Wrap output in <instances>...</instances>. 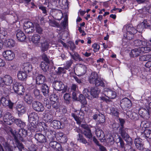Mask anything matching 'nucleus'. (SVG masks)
I'll return each instance as SVG.
<instances>
[{
  "instance_id": "nucleus-35",
  "label": "nucleus",
  "mask_w": 151,
  "mask_h": 151,
  "mask_svg": "<svg viewBox=\"0 0 151 151\" xmlns=\"http://www.w3.org/2000/svg\"><path fill=\"white\" fill-rule=\"evenodd\" d=\"M14 122L17 126L20 127H24L26 125L25 123L19 119L15 118Z\"/></svg>"
},
{
  "instance_id": "nucleus-36",
  "label": "nucleus",
  "mask_w": 151,
  "mask_h": 151,
  "mask_svg": "<svg viewBox=\"0 0 151 151\" xmlns=\"http://www.w3.org/2000/svg\"><path fill=\"white\" fill-rule=\"evenodd\" d=\"M49 64H47L44 62H41L40 64V66L44 72H47L49 70Z\"/></svg>"
},
{
  "instance_id": "nucleus-59",
  "label": "nucleus",
  "mask_w": 151,
  "mask_h": 151,
  "mask_svg": "<svg viewBox=\"0 0 151 151\" xmlns=\"http://www.w3.org/2000/svg\"><path fill=\"white\" fill-rule=\"evenodd\" d=\"M42 59L44 61V62L47 63H50V60L47 57V56L45 54H43L42 56Z\"/></svg>"
},
{
  "instance_id": "nucleus-54",
  "label": "nucleus",
  "mask_w": 151,
  "mask_h": 151,
  "mask_svg": "<svg viewBox=\"0 0 151 151\" xmlns=\"http://www.w3.org/2000/svg\"><path fill=\"white\" fill-rule=\"evenodd\" d=\"M34 27V25L33 23L30 22H25L24 23L23 28L24 29H26L28 28Z\"/></svg>"
},
{
  "instance_id": "nucleus-63",
  "label": "nucleus",
  "mask_w": 151,
  "mask_h": 151,
  "mask_svg": "<svg viewBox=\"0 0 151 151\" xmlns=\"http://www.w3.org/2000/svg\"><path fill=\"white\" fill-rule=\"evenodd\" d=\"M54 149L55 150H57L58 151H60L62 150V147H61V145L57 142V144H56Z\"/></svg>"
},
{
  "instance_id": "nucleus-16",
  "label": "nucleus",
  "mask_w": 151,
  "mask_h": 151,
  "mask_svg": "<svg viewBox=\"0 0 151 151\" xmlns=\"http://www.w3.org/2000/svg\"><path fill=\"white\" fill-rule=\"evenodd\" d=\"M1 104L4 106H8L10 109H12L14 103L9 100L6 99L4 97H2L0 99Z\"/></svg>"
},
{
  "instance_id": "nucleus-22",
  "label": "nucleus",
  "mask_w": 151,
  "mask_h": 151,
  "mask_svg": "<svg viewBox=\"0 0 151 151\" xmlns=\"http://www.w3.org/2000/svg\"><path fill=\"white\" fill-rule=\"evenodd\" d=\"M41 90L44 96H48L49 92V87L46 84L44 83L41 86Z\"/></svg>"
},
{
  "instance_id": "nucleus-28",
  "label": "nucleus",
  "mask_w": 151,
  "mask_h": 151,
  "mask_svg": "<svg viewBox=\"0 0 151 151\" xmlns=\"http://www.w3.org/2000/svg\"><path fill=\"white\" fill-rule=\"evenodd\" d=\"M24 100L26 103L31 104L34 100L33 97L29 94H26L24 97Z\"/></svg>"
},
{
  "instance_id": "nucleus-50",
  "label": "nucleus",
  "mask_w": 151,
  "mask_h": 151,
  "mask_svg": "<svg viewBox=\"0 0 151 151\" xmlns=\"http://www.w3.org/2000/svg\"><path fill=\"white\" fill-rule=\"evenodd\" d=\"M3 93L4 94V96H7L10 92V87L8 86H6L3 88Z\"/></svg>"
},
{
  "instance_id": "nucleus-31",
  "label": "nucleus",
  "mask_w": 151,
  "mask_h": 151,
  "mask_svg": "<svg viewBox=\"0 0 151 151\" xmlns=\"http://www.w3.org/2000/svg\"><path fill=\"white\" fill-rule=\"evenodd\" d=\"M40 36L38 34H35L32 37V42L36 45L40 42L41 41Z\"/></svg>"
},
{
  "instance_id": "nucleus-38",
  "label": "nucleus",
  "mask_w": 151,
  "mask_h": 151,
  "mask_svg": "<svg viewBox=\"0 0 151 151\" xmlns=\"http://www.w3.org/2000/svg\"><path fill=\"white\" fill-rule=\"evenodd\" d=\"M83 93L86 97L88 99H91L92 97L91 96V91H89L87 88H85L83 91Z\"/></svg>"
},
{
  "instance_id": "nucleus-48",
  "label": "nucleus",
  "mask_w": 151,
  "mask_h": 151,
  "mask_svg": "<svg viewBox=\"0 0 151 151\" xmlns=\"http://www.w3.org/2000/svg\"><path fill=\"white\" fill-rule=\"evenodd\" d=\"M144 134L145 137L149 139H151V130L146 129L144 130Z\"/></svg>"
},
{
  "instance_id": "nucleus-51",
  "label": "nucleus",
  "mask_w": 151,
  "mask_h": 151,
  "mask_svg": "<svg viewBox=\"0 0 151 151\" xmlns=\"http://www.w3.org/2000/svg\"><path fill=\"white\" fill-rule=\"evenodd\" d=\"M44 118V119L47 122H51L53 119L52 116L50 114H45Z\"/></svg>"
},
{
  "instance_id": "nucleus-2",
  "label": "nucleus",
  "mask_w": 151,
  "mask_h": 151,
  "mask_svg": "<svg viewBox=\"0 0 151 151\" xmlns=\"http://www.w3.org/2000/svg\"><path fill=\"white\" fill-rule=\"evenodd\" d=\"M54 88L58 91H62V93H64L66 91L67 86H65L63 83L60 81H55L53 83Z\"/></svg>"
},
{
  "instance_id": "nucleus-13",
  "label": "nucleus",
  "mask_w": 151,
  "mask_h": 151,
  "mask_svg": "<svg viewBox=\"0 0 151 151\" xmlns=\"http://www.w3.org/2000/svg\"><path fill=\"white\" fill-rule=\"evenodd\" d=\"M3 55L5 59L8 60H12L15 57L14 53L11 50L4 51L3 53Z\"/></svg>"
},
{
  "instance_id": "nucleus-45",
  "label": "nucleus",
  "mask_w": 151,
  "mask_h": 151,
  "mask_svg": "<svg viewBox=\"0 0 151 151\" xmlns=\"http://www.w3.org/2000/svg\"><path fill=\"white\" fill-rule=\"evenodd\" d=\"M77 136V140L79 141L80 142H82L84 144L88 143L86 140L83 137L82 135L79 134Z\"/></svg>"
},
{
  "instance_id": "nucleus-34",
  "label": "nucleus",
  "mask_w": 151,
  "mask_h": 151,
  "mask_svg": "<svg viewBox=\"0 0 151 151\" xmlns=\"http://www.w3.org/2000/svg\"><path fill=\"white\" fill-rule=\"evenodd\" d=\"M32 93L35 98L38 99H40L42 97V95L40 94V90L36 88H34Z\"/></svg>"
},
{
  "instance_id": "nucleus-14",
  "label": "nucleus",
  "mask_w": 151,
  "mask_h": 151,
  "mask_svg": "<svg viewBox=\"0 0 151 151\" xmlns=\"http://www.w3.org/2000/svg\"><path fill=\"white\" fill-rule=\"evenodd\" d=\"M134 143L136 147L139 150L146 151V148H144L143 146L142 139L140 138H135Z\"/></svg>"
},
{
  "instance_id": "nucleus-9",
  "label": "nucleus",
  "mask_w": 151,
  "mask_h": 151,
  "mask_svg": "<svg viewBox=\"0 0 151 151\" xmlns=\"http://www.w3.org/2000/svg\"><path fill=\"white\" fill-rule=\"evenodd\" d=\"M47 132L48 133L49 132L50 134L48 136V138L51 141L49 143V145L51 147L54 148L56 144H57L56 142L53 141V140H55V135L56 134V132L54 131L48 130Z\"/></svg>"
},
{
  "instance_id": "nucleus-4",
  "label": "nucleus",
  "mask_w": 151,
  "mask_h": 151,
  "mask_svg": "<svg viewBox=\"0 0 151 151\" xmlns=\"http://www.w3.org/2000/svg\"><path fill=\"white\" fill-rule=\"evenodd\" d=\"M127 129L124 127H120L119 129V133L123 138L126 142L128 143H131L132 139L127 133Z\"/></svg>"
},
{
  "instance_id": "nucleus-42",
  "label": "nucleus",
  "mask_w": 151,
  "mask_h": 151,
  "mask_svg": "<svg viewBox=\"0 0 151 151\" xmlns=\"http://www.w3.org/2000/svg\"><path fill=\"white\" fill-rule=\"evenodd\" d=\"M83 133L86 137L89 139L92 138V135L90 129H88L87 130H84L83 131Z\"/></svg>"
},
{
  "instance_id": "nucleus-32",
  "label": "nucleus",
  "mask_w": 151,
  "mask_h": 151,
  "mask_svg": "<svg viewBox=\"0 0 151 151\" xmlns=\"http://www.w3.org/2000/svg\"><path fill=\"white\" fill-rule=\"evenodd\" d=\"M134 45L135 46L145 47L146 42L139 40H136L134 42Z\"/></svg>"
},
{
  "instance_id": "nucleus-57",
  "label": "nucleus",
  "mask_w": 151,
  "mask_h": 151,
  "mask_svg": "<svg viewBox=\"0 0 151 151\" xmlns=\"http://www.w3.org/2000/svg\"><path fill=\"white\" fill-rule=\"evenodd\" d=\"M73 63V60L71 59L66 61V64L65 66V68L67 70L70 67L71 65Z\"/></svg>"
},
{
  "instance_id": "nucleus-55",
  "label": "nucleus",
  "mask_w": 151,
  "mask_h": 151,
  "mask_svg": "<svg viewBox=\"0 0 151 151\" xmlns=\"http://www.w3.org/2000/svg\"><path fill=\"white\" fill-rule=\"evenodd\" d=\"M106 142L109 145H111L114 143V139L112 136H110L106 140Z\"/></svg>"
},
{
  "instance_id": "nucleus-6",
  "label": "nucleus",
  "mask_w": 151,
  "mask_h": 151,
  "mask_svg": "<svg viewBox=\"0 0 151 151\" xmlns=\"http://www.w3.org/2000/svg\"><path fill=\"white\" fill-rule=\"evenodd\" d=\"M127 31V38L129 40L132 39L134 34L137 32V30L131 25H127L126 27Z\"/></svg>"
},
{
  "instance_id": "nucleus-11",
  "label": "nucleus",
  "mask_w": 151,
  "mask_h": 151,
  "mask_svg": "<svg viewBox=\"0 0 151 151\" xmlns=\"http://www.w3.org/2000/svg\"><path fill=\"white\" fill-rule=\"evenodd\" d=\"M120 105L122 109L127 110L131 106L132 103L130 100L128 99L125 98L121 100Z\"/></svg>"
},
{
  "instance_id": "nucleus-47",
  "label": "nucleus",
  "mask_w": 151,
  "mask_h": 151,
  "mask_svg": "<svg viewBox=\"0 0 151 151\" xmlns=\"http://www.w3.org/2000/svg\"><path fill=\"white\" fill-rule=\"evenodd\" d=\"M96 134L98 137L103 138L104 136V134L103 132L101 129H97L96 132Z\"/></svg>"
},
{
  "instance_id": "nucleus-26",
  "label": "nucleus",
  "mask_w": 151,
  "mask_h": 151,
  "mask_svg": "<svg viewBox=\"0 0 151 151\" xmlns=\"http://www.w3.org/2000/svg\"><path fill=\"white\" fill-rule=\"evenodd\" d=\"M4 44L6 47L9 48L14 47L15 45V42L12 39L5 40L4 42Z\"/></svg>"
},
{
  "instance_id": "nucleus-41",
  "label": "nucleus",
  "mask_w": 151,
  "mask_h": 151,
  "mask_svg": "<svg viewBox=\"0 0 151 151\" xmlns=\"http://www.w3.org/2000/svg\"><path fill=\"white\" fill-rule=\"evenodd\" d=\"M145 27H146V26L145 25V22H142L141 24H139L137 26V32L138 31L139 32H142L143 30L145 28Z\"/></svg>"
},
{
  "instance_id": "nucleus-30",
  "label": "nucleus",
  "mask_w": 151,
  "mask_h": 151,
  "mask_svg": "<svg viewBox=\"0 0 151 151\" xmlns=\"http://www.w3.org/2000/svg\"><path fill=\"white\" fill-rule=\"evenodd\" d=\"M100 90L97 88L92 87L91 89V96L93 98H96L100 93Z\"/></svg>"
},
{
  "instance_id": "nucleus-10",
  "label": "nucleus",
  "mask_w": 151,
  "mask_h": 151,
  "mask_svg": "<svg viewBox=\"0 0 151 151\" xmlns=\"http://www.w3.org/2000/svg\"><path fill=\"white\" fill-rule=\"evenodd\" d=\"M32 107L36 111L38 112H42L45 108L43 104L38 101H34L32 103Z\"/></svg>"
},
{
  "instance_id": "nucleus-3",
  "label": "nucleus",
  "mask_w": 151,
  "mask_h": 151,
  "mask_svg": "<svg viewBox=\"0 0 151 151\" xmlns=\"http://www.w3.org/2000/svg\"><path fill=\"white\" fill-rule=\"evenodd\" d=\"M116 142L117 143H120V146L121 148H124V151L127 150H129V151H135V150L134 148H132L131 146L132 144V141L131 140V143H128L126 142V143L127 144H126L125 146L124 142V141L122 140L121 137H119L118 138L116 139Z\"/></svg>"
},
{
  "instance_id": "nucleus-43",
  "label": "nucleus",
  "mask_w": 151,
  "mask_h": 151,
  "mask_svg": "<svg viewBox=\"0 0 151 151\" xmlns=\"http://www.w3.org/2000/svg\"><path fill=\"white\" fill-rule=\"evenodd\" d=\"M41 44V50L43 52L47 50L49 46V44L47 41L44 42H40Z\"/></svg>"
},
{
  "instance_id": "nucleus-25",
  "label": "nucleus",
  "mask_w": 151,
  "mask_h": 151,
  "mask_svg": "<svg viewBox=\"0 0 151 151\" xmlns=\"http://www.w3.org/2000/svg\"><path fill=\"white\" fill-rule=\"evenodd\" d=\"M99 76L98 73L95 72H92L89 78V81L91 83L95 82V81L98 79Z\"/></svg>"
},
{
  "instance_id": "nucleus-5",
  "label": "nucleus",
  "mask_w": 151,
  "mask_h": 151,
  "mask_svg": "<svg viewBox=\"0 0 151 151\" xmlns=\"http://www.w3.org/2000/svg\"><path fill=\"white\" fill-rule=\"evenodd\" d=\"M77 75L81 76L85 74L87 68L86 65L80 64L77 65L76 67Z\"/></svg>"
},
{
  "instance_id": "nucleus-21",
  "label": "nucleus",
  "mask_w": 151,
  "mask_h": 151,
  "mask_svg": "<svg viewBox=\"0 0 151 151\" xmlns=\"http://www.w3.org/2000/svg\"><path fill=\"white\" fill-rule=\"evenodd\" d=\"M16 36L18 40L20 42H23L26 39V37L24 33L21 30L17 31Z\"/></svg>"
},
{
  "instance_id": "nucleus-17",
  "label": "nucleus",
  "mask_w": 151,
  "mask_h": 151,
  "mask_svg": "<svg viewBox=\"0 0 151 151\" xmlns=\"http://www.w3.org/2000/svg\"><path fill=\"white\" fill-rule=\"evenodd\" d=\"M105 94L107 97L110 99H114L116 96V94L115 91L106 88L105 89Z\"/></svg>"
},
{
  "instance_id": "nucleus-23",
  "label": "nucleus",
  "mask_w": 151,
  "mask_h": 151,
  "mask_svg": "<svg viewBox=\"0 0 151 151\" xmlns=\"http://www.w3.org/2000/svg\"><path fill=\"white\" fill-rule=\"evenodd\" d=\"M27 131L24 129L21 128L19 130L17 134L18 139L19 138L20 139L22 140V139L25 137L27 136Z\"/></svg>"
},
{
  "instance_id": "nucleus-62",
  "label": "nucleus",
  "mask_w": 151,
  "mask_h": 151,
  "mask_svg": "<svg viewBox=\"0 0 151 151\" xmlns=\"http://www.w3.org/2000/svg\"><path fill=\"white\" fill-rule=\"evenodd\" d=\"M52 14L55 17H56L57 14L60 15L61 12L59 10L57 9H54L52 10Z\"/></svg>"
},
{
  "instance_id": "nucleus-40",
  "label": "nucleus",
  "mask_w": 151,
  "mask_h": 151,
  "mask_svg": "<svg viewBox=\"0 0 151 151\" xmlns=\"http://www.w3.org/2000/svg\"><path fill=\"white\" fill-rule=\"evenodd\" d=\"M94 82H95L93 83V84H94L96 87L101 86L104 87V83L103 81L99 78V77L96 81H95Z\"/></svg>"
},
{
  "instance_id": "nucleus-12",
  "label": "nucleus",
  "mask_w": 151,
  "mask_h": 151,
  "mask_svg": "<svg viewBox=\"0 0 151 151\" xmlns=\"http://www.w3.org/2000/svg\"><path fill=\"white\" fill-rule=\"evenodd\" d=\"M60 121L61 122L57 120H54L51 123V126L55 129H59L61 128V123H63L65 124L67 123V122L65 118L61 119Z\"/></svg>"
},
{
  "instance_id": "nucleus-60",
  "label": "nucleus",
  "mask_w": 151,
  "mask_h": 151,
  "mask_svg": "<svg viewBox=\"0 0 151 151\" xmlns=\"http://www.w3.org/2000/svg\"><path fill=\"white\" fill-rule=\"evenodd\" d=\"M25 32L27 34H31L34 31V27L32 28L30 27L24 29Z\"/></svg>"
},
{
  "instance_id": "nucleus-52",
  "label": "nucleus",
  "mask_w": 151,
  "mask_h": 151,
  "mask_svg": "<svg viewBox=\"0 0 151 151\" xmlns=\"http://www.w3.org/2000/svg\"><path fill=\"white\" fill-rule=\"evenodd\" d=\"M98 121L99 123L100 124L101 123H104L105 121V117L102 114L99 113V116Z\"/></svg>"
},
{
  "instance_id": "nucleus-44",
  "label": "nucleus",
  "mask_w": 151,
  "mask_h": 151,
  "mask_svg": "<svg viewBox=\"0 0 151 151\" xmlns=\"http://www.w3.org/2000/svg\"><path fill=\"white\" fill-rule=\"evenodd\" d=\"M110 110L111 114L116 117L118 116L119 113L116 109L113 107H111L110 108Z\"/></svg>"
},
{
  "instance_id": "nucleus-46",
  "label": "nucleus",
  "mask_w": 151,
  "mask_h": 151,
  "mask_svg": "<svg viewBox=\"0 0 151 151\" xmlns=\"http://www.w3.org/2000/svg\"><path fill=\"white\" fill-rule=\"evenodd\" d=\"M2 144L6 151H12V150H13L12 147L7 142H4V143H3Z\"/></svg>"
},
{
  "instance_id": "nucleus-49",
  "label": "nucleus",
  "mask_w": 151,
  "mask_h": 151,
  "mask_svg": "<svg viewBox=\"0 0 151 151\" xmlns=\"http://www.w3.org/2000/svg\"><path fill=\"white\" fill-rule=\"evenodd\" d=\"M93 140L94 142L99 146V148L101 151H105L106 150L105 147L99 144L98 141L95 138L93 137Z\"/></svg>"
},
{
  "instance_id": "nucleus-27",
  "label": "nucleus",
  "mask_w": 151,
  "mask_h": 151,
  "mask_svg": "<svg viewBox=\"0 0 151 151\" xmlns=\"http://www.w3.org/2000/svg\"><path fill=\"white\" fill-rule=\"evenodd\" d=\"M69 53L71 58L74 60L79 61H83V59L78 53L74 52L73 53Z\"/></svg>"
},
{
  "instance_id": "nucleus-7",
  "label": "nucleus",
  "mask_w": 151,
  "mask_h": 151,
  "mask_svg": "<svg viewBox=\"0 0 151 151\" xmlns=\"http://www.w3.org/2000/svg\"><path fill=\"white\" fill-rule=\"evenodd\" d=\"M15 119L9 112H6L3 116L4 122L8 125L12 124L14 122Z\"/></svg>"
},
{
  "instance_id": "nucleus-18",
  "label": "nucleus",
  "mask_w": 151,
  "mask_h": 151,
  "mask_svg": "<svg viewBox=\"0 0 151 151\" xmlns=\"http://www.w3.org/2000/svg\"><path fill=\"white\" fill-rule=\"evenodd\" d=\"M0 79L2 80L3 82L6 86H9L13 82L12 77L9 75L5 76L3 78H0ZM1 83L0 82V83Z\"/></svg>"
},
{
  "instance_id": "nucleus-53",
  "label": "nucleus",
  "mask_w": 151,
  "mask_h": 151,
  "mask_svg": "<svg viewBox=\"0 0 151 151\" xmlns=\"http://www.w3.org/2000/svg\"><path fill=\"white\" fill-rule=\"evenodd\" d=\"M49 23L50 25L52 27H58L59 26V24L54 20H49Z\"/></svg>"
},
{
  "instance_id": "nucleus-37",
  "label": "nucleus",
  "mask_w": 151,
  "mask_h": 151,
  "mask_svg": "<svg viewBox=\"0 0 151 151\" xmlns=\"http://www.w3.org/2000/svg\"><path fill=\"white\" fill-rule=\"evenodd\" d=\"M17 109L18 111V114L21 115L26 112V108L24 106L19 105L18 106Z\"/></svg>"
},
{
  "instance_id": "nucleus-20",
  "label": "nucleus",
  "mask_w": 151,
  "mask_h": 151,
  "mask_svg": "<svg viewBox=\"0 0 151 151\" xmlns=\"http://www.w3.org/2000/svg\"><path fill=\"white\" fill-rule=\"evenodd\" d=\"M29 120L30 122H32L38 120L39 117L37 114L35 112H32L28 114Z\"/></svg>"
},
{
  "instance_id": "nucleus-15",
  "label": "nucleus",
  "mask_w": 151,
  "mask_h": 151,
  "mask_svg": "<svg viewBox=\"0 0 151 151\" xmlns=\"http://www.w3.org/2000/svg\"><path fill=\"white\" fill-rule=\"evenodd\" d=\"M35 138L37 142L41 143L46 142L47 141L46 137L40 133H36Z\"/></svg>"
},
{
  "instance_id": "nucleus-1",
  "label": "nucleus",
  "mask_w": 151,
  "mask_h": 151,
  "mask_svg": "<svg viewBox=\"0 0 151 151\" xmlns=\"http://www.w3.org/2000/svg\"><path fill=\"white\" fill-rule=\"evenodd\" d=\"M150 51H151V47H141L132 50L129 55L132 57H137L143 53H147Z\"/></svg>"
},
{
  "instance_id": "nucleus-64",
  "label": "nucleus",
  "mask_w": 151,
  "mask_h": 151,
  "mask_svg": "<svg viewBox=\"0 0 151 151\" xmlns=\"http://www.w3.org/2000/svg\"><path fill=\"white\" fill-rule=\"evenodd\" d=\"M17 147L21 151L25 150V148L23 145L21 143H18L17 146Z\"/></svg>"
},
{
  "instance_id": "nucleus-8",
  "label": "nucleus",
  "mask_w": 151,
  "mask_h": 151,
  "mask_svg": "<svg viewBox=\"0 0 151 151\" xmlns=\"http://www.w3.org/2000/svg\"><path fill=\"white\" fill-rule=\"evenodd\" d=\"M13 89L14 92L19 95L23 94L25 91L24 86L21 84L17 82H16L14 84Z\"/></svg>"
},
{
  "instance_id": "nucleus-58",
  "label": "nucleus",
  "mask_w": 151,
  "mask_h": 151,
  "mask_svg": "<svg viewBox=\"0 0 151 151\" xmlns=\"http://www.w3.org/2000/svg\"><path fill=\"white\" fill-rule=\"evenodd\" d=\"M7 34V32L6 30L4 29L1 30L0 29V37L3 39Z\"/></svg>"
},
{
  "instance_id": "nucleus-61",
  "label": "nucleus",
  "mask_w": 151,
  "mask_h": 151,
  "mask_svg": "<svg viewBox=\"0 0 151 151\" xmlns=\"http://www.w3.org/2000/svg\"><path fill=\"white\" fill-rule=\"evenodd\" d=\"M67 19H66L64 20V21L61 23L60 26L61 27L63 28V29L62 28L61 30H63L65 29L67 24Z\"/></svg>"
},
{
  "instance_id": "nucleus-19",
  "label": "nucleus",
  "mask_w": 151,
  "mask_h": 151,
  "mask_svg": "<svg viewBox=\"0 0 151 151\" xmlns=\"http://www.w3.org/2000/svg\"><path fill=\"white\" fill-rule=\"evenodd\" d=\"M71 116L74 118L75 120L76 121L77 123L78 124H80V127L85 129L84 130H87L88 129H90L87 124H81V120L75 114H71Z\"/></svg>"
},
{
  "instance_id": "nucleus-39",
  "label": "nucleus",
  "mask_w": 151,
  "mask_h": 151,
  "mask_svg": "<svg viewBox=\"0 0 151 151\" xmlns=\"http://www.w3.org/2000/svg\"><path fill=\"white\" fill-rule=\"evenodd\" d=\"M76 100L79 101L83 105L87 104V102L85 96L82 94H81L79 95Z\"/></svg>"
},
{
  "instance_id": "nucleus-56",
  "label": "nucleus",
  "mask_w": 151,
  "mask_h": 151,
  "mask_svg": "<svg viewBox=\"0 0 151 151\" xmlns=\"http://www.w3.org/2000/svg\"><path fill=\"white\" fill-rule=\"evenodd\" d=\"M36 30V32L40 34H42L43 29L39 24H36L35 26Z\"/></svg>"
},
{
  "instance_id": "nucleus-33",
  "label": "nucleus",
  "mask_w": 151,
  "mask_h": 151,
  "mask_svg": "<svg viewBox=\"0 0 151 151\" xmlns=\"http://www.w3.org/2000/svg\"><path fill=\"white\" fill-rule=\"evenodd\" d=\"M17 77L19 79L22 81H24L27 77L26 73L22 71H19L17 74Z\"/></svg>"
},
{
  "instance_id": "nucleus-24",
  "label": "nucleus",
  "mask_w": 151,
  "mask_h": 151,
  "mask_svg": "<svg viewBox=\"0 0 151 151\" xmlns=\"http://www.w3.org/2000/svg\"><path fill=\"white\" fill-rule=\"evenodd\" d=\"M45 80V77L42 74H38L36 77V81L37 84L42 85Z\"/></svg>"
},
{
  "instance_id": "nucleus-29",
  "label": "nucleus",
  "mask_w": 151,
  "mask_h": 151,
  "mask_svg": "<svg viewBox=\"0 0 151 151\" xmlns=\"http://www.w3.org/2000/svg\"><path fill=\"white\" fill-rule=\"evenodd\" d=\"M23 67V69L26 73H29L32 70V66L29 63H26L24 64Z\"/></svg>"
}]
</instances>
